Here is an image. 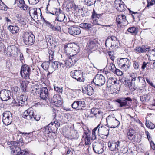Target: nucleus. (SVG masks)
I'll use <instances>...</instances> for the list:
<instances>
[{"mask_svg":"<svg viewBox=\"0 0 155 155\" xmlns=\"http://www.w3.org/2000/svg\"><path fill=\"white\" fill-rule=\"evenodd\" d=\"M23 41L26 45H31L34 43L35 40L34 35L31 33L26 32L22 35Z\"/></svg>","mask_w":155,"mask_h":155,"instance_id":"nucleus-1","label":"nucleus"},{"mask_svg":"<svg viewBox=\"0 0 155 155\" xmlns=\"http://www.w3.org/2000/svg\"><path fill=\"white\" fill-rule=\"evenodd\" d=\"M118 41L115 36H112L108 37L106 39L105 45L106 47L109 49H113L117 46L118 44Z\"/></svg>","mask_w":155,"mask_h":155,"instance_id":"nucleus-2","label":"nucleus"},{"mask_svg":"<svg viewBox=\"0 0 155 155\" xmlns=\"http://www.w3.org/2000/svg\"><path fill=\"white\" fill-rule=\"evenodd\" d=\"M105 82L104 77L101 74H97L95 76L91 83V85L94 84L98 86H101Z\"/></svg>","mask_w":155,"mask_h":155,"instance_id":"nucleus-3","label":"nucleus"},{"mask_svg":"<svg viewBox=\"0 0 155 155\" xmlns=\"http://www.w3.org/2000/svg\"><path fill=\"white\" fill-rule=\"evenodd\" d=\"M118 64L123 70H127L130 66V62L129 60L127 58H120L118 62Z\"/></svg>","mask_w":155,"mask_h":155,"instance_id":"nucleus-4","label":"nucleus"},{"mask_svg":"<svg viewBox=\"0 0 155 155\" xmlns=\"http://www.w3.org/2000/svg\"><path fill=\"white\" fill-rule=\"evenodd\" d=\"M107 123V126L108 127L115 128L118 127L120 124V122L115 117L109 116L106 119Z\"/></svg>","mask_w":155,"mask_h":155,"instance_id":"nucleus-5","label":"nucleus"},{"mask_svg":"<svg viewBox=\"0 0 155 155\" xmlns=\"http://www.w3.org/2000/svg\"><path fill=\"white\" fill-rule=\"evenodd\" d=\"M2 119L3 123L6 125H8L11 123L12 116L11 113L9 111L4 112L2 115Z\"/></svg>","mask_w":155,"mask_h":155,"instance_id":"nucleus-6","label":"nucleus"},{"mask_svg":"<svg viewBox=\"0 0 155 155\" xmlns=\"http://www.w3.org/2000/svg\"><path fill=\"white\" fill-rule=\"evenodd\" d=\"M30 72L31 69L28 65L24 64L21 66L20 73L23 78L25 79L29 78Z\"/></svg>","mask_w":155,"mask_h":155,"instance_id":"nucleus-7","label":"nucleus"},{"mask_svg":"<svg viewBox=\"0 0 155 155\" xmlns=\"http://www.w3.org/2000/svg\"><path fill=\"white\" fill-rule=\"evenodd\" d=\"M127 101L131 102L132 101V99L130 97H128L126 98H120L119 99H117L115 101L116 102L120 104V107H129L131 105Z\"/></svg>","mask_w":155,"mask_h":155,"instance_id":"nucleus-8","label":"nucleus"},{"mask_svg":"<svg viewBox=\"0 0 155 155\" xmlns=\"http://www.w3.org/2000/svg\"><path fill=\"white\" fill-rule=\"evenodd\" d=\"M70 75L73 78L77 80L78 81L83 82L84 81L83 74L81 71L79 70L72 71L70 73Z\"/></svg>","mask_w":155,"mask_h":155,"instance_id":"nucleus-9","label":"nucleus"},{"mask_svg":"<svg viewBox=\"0 0 155 155\" xmlns=\"http://www.w3.org/2000/svg\"><path fill=\"white\" fill-rule=\"evenodd\" d=\"M97 135L102 138H106L108 136L109 130L107 128L103 126H101L98 128Z\"/></svg>","mask_w":155,"mask_h":155,"instance_id":"nucleus-10","label":"nucleus"},{"mask_svg":"<svg viewBox=\"0 0 155 155\" xmlns=\"http://www.w3.org/2000/svg\"><path fill=\"white\" fill-rule=\"evenodd\" d=\"M11 93L10 90L3 89L0 91V97L3 101H6L10 99Z\"/></svg>","mask_w":155,"mask_h":155,"instance_id":"nucleus-11","label":"nucleus"},{"mask_svg":"<svg viewBox=\"0 0 155 155\" xmlns=\"http://www.w3.org/2000/svg\"><path fill=\"white\" fill-rule=\"evenodd\" d=\"M114 5L117 10L120 12L124 11L127 8L121 0H115Z\"/></svg>","mask_w":155,"mask_h":155,"instance_id":"nucleus-12","label":"nucleus"},{"mask_svg":"<svg viewBox=\"0 0 155 155\" xmlns=\"http://www.w3.org/2000/svg\"><path fill=\"white\" fill-rule=\"evenodd\" d=\"M55 14L56 15H58V16L56 17V20L54 22V24L57 23V25H59L58 22V21L59 22H62L64 21L65 23H66L67 22V18H66L65 15L64 13L61 12H55Z\"/></svg>","mask_w":155,"mask_h":155,"instance_id":"nucleus-13","label":"nucleus"},{"mask_svg":"<svg viewBox=\"0 0 155 155\" xmlns=\"http://www.w3.org/2000/svg\"><path fill=\"white\" fill-rule=\"evenodd\" d=\"M49 95L48 89L46 87H43L40 90V97L41 99L46 101L49 97Z\"/></svg>","mask_w":155,"mask_h":155,"instance_id":"nucleus-14","label":"nucleus"},{"mask_svg":"<svg viewBox=\"0 0 155 155\" xmlns=\"http://www.w3.org/2000/svg\"><path fill=\"white\" fill-rule=\"evenodd\" d=\"M34 114L32 108L30 107L24 112L22 114V116L23 117L28 120H31V119H32Z\"/></svg>","mask_w":155,"mask_h":155,"instance_id":"nucleus-15","label":"nucleus"},{"mask_svg":"<svg viewBox=\"0 0 155 155\" xmlns=\"http://www.w3.org/2000/svg\"><path fill=\"white\" fill-rule=\"evenodd\" d=\"M93 150L95 153L101 154L103 152L104 147L102 144L95 143L93 145Z\"/></svg>","mask_w":155,"mask_h":155,"instance_id":"nucleus-16","label":"nucleus"},{"mask_svg":"<svg viewBox=\"0 0 155 155\" xmlns=\"http://www.w3.org/2000/svg\"><path fill=\"white\" fill-rule=\"evenodd\" d=\"M69 33L73 36L79 35L81 32L80 28L76 26H71L68 28Z\"/></svg>","mask_w":155,"mask_h":155,"instance_id":"nucleus-17","label":"nucleus"},{"mask_svg":"<svg viewBox=\"0 0 155 155\" xmlns=\"http://www.w3.org/2000/svg\"><path fill=\"white\" fill-rule=\"evenodd\" d=\"M99 43L96 40H90L87 44V49L89 50L93 49L94 50L97 48Z\"/></svg>","mask_w":155,"mask_h":155,"instance_id":"nucleus-18","label":"nucleus"},{"mask_svg":"<svg viewBox=\"0 0 155 155\" xmlns=\"http://www.w3.org/2000/svg\"><path fill=\"white\" fill-rule=\"evenodd\" d=\"M120 142L113 141L112 142H109L108 143V147L110 150L111 151L117 150L119 149Z\"/></svg>","mask_w":155,"mask_h":155,"instance_id":"nucleus-19","label":"nucleus"},{"mask_svg":"<svg viewBox=\"0 0 155 155\" xmlns=\"http://www.w3.org/2000/svg\"><path fill=\"white\" fill-rule=\"evenodd\" d=\"M101 16V15L94 14L92 15L90 22L93 25H100V18Z\"/></svg>","mask_w":155,"mask_h":155,"instance_id":"nucleus-20","label":"nucleus"},{"mask_svg":"<svg viewBox=\"0 0 155 155\" xmlns=\"http://www.w3.org/2000/svg\"><path fill=\"white\" fill-rule=\"evenodd\" d=\"M145 83L144 79L141 77L138 76L136 83H135V86L140 88H141V87L145 86Z\"/></svg>","mask_w":155,"mask_h":155,"instance_id":"nucleus-21","label":"nucleus"},{"mask_svg":"<svg viewBox=\"0 0 155 155\" xmlns=\"http://www.w3.org/2000/svg\"><path fill=\"white\" fill-rule=\"evenodd\" d=\"M82 138L85 142V145H88L90 143L91 136L90 134L87 132H84L82 136Z\"/></svg>","mask_w":155,"mask_h":155,"instance_id":"nucleus-22","label":"nucleus"},{"mask_svg":"<svg viewBox=\"0 0 155 155\" xmlns=\"http://www.w3.org/2000/svg\"><path fill=\"white\" fill-rule=\"evenodd\" d=\"M12 150L11 153L13 155H21V148L19 147H15V146L11 147Z\"/></svg>","mask_w":155,"mask_h":155,"instance_id":"nucleus-23","label":"nucleus"},{"mask_svg":"<svg viewBox=\"0 0 155 155\" xmlns=\"http://www.w3.org/2000/svg\"><path fill=\"white\" fill-rule=\"evenodd\" d=\"M83 91H84V93L90 96L92 95L94 93L93 87L89 85H87L86 87H84V88L83 89Z\"/></svg>","mask_w":155,"mask_h":155,"instance_id":"nucleus-24","label":"nucleus"},{"mask_svg":"<svg viewBox=\"0 0 155 155\" xmlns=\"http://www.w3.org/2000/svg\"><path fill=\"white\" fill-rule=\"evenodd\" d=\"M117 81L116 78H110L107 81V87L108 88L111 87L112 85L117 83Z\"/></svg>","mask_w":155,"mask_h":155,"instance_id":"nucleus-25","label":"nucleus"},{"mask_svg":"<svg viewBox=\"0 0 155 155\" xmlns=\"http://www.w3.org/2000/svg\"><path fill=\"white\" fill-rule=\"evenodd\" d=\"M136 133L135 130L132 128H130L127 133V135L129 140L133 139L134 137L135 136L134 134Z\"/></svg>","mask_w":155,"mask_h":155,"instance_id":"nucleus-26","label":"nucleus"},{"mask_svg":"<svg viewBox=\"0 0 155 155\" xmlns=\"http://www.w3.org/2000/svg\"><path fill=\"white\" fill-rule=\"evenodd\" d=\"M73 44L72 43H68L64 46L65 51V53H67V55H69L68 54H71L72 48L73 47Z\"/></svg>","mask_w":155,"mask_h":155,"instance_id":"nucleus-27","label":"nucleus"},{"mask_svg":"<svg viewBox=\"0 0 155 155\" xmlns=\"http://www.w3.org/2000/svg\"><path fill=\"white\" fill-rule=\"evenodd\" d=\"M8 29L12 34H14L18 32L19 28L16 26L10 25L8 27Z\"/></svg>","mask_w":155,"mask_h":155,"instance_id":"nucleus-28","label":"nucleus"},{"mask_svg":"<svg viewBox=\"0 0 155 155\" xmlns=\"http://www.w3.org/2000/svg\"><path fill=\"white\" fill-rule=\"evenodd\" d=\"M79 47L75 45H73V47L71 49V54L72 55H76L79 52Z\"/></svg>","mask_w":155,"mask_h":155,"instance_id":"nucleus-29","label":"nucleus"},{"mask_svg":"<svg viewBox=\"0 0 155 155\" xmlns=\"http://www.w3.org/2000/svg\"><path fill=\"white\" fill-rule=\"evenodd\" d=\"M127 31L133 35H137L138 31V29L134 27H129L127 29Z\"/></svg>","mask_w":155,"mask_h":155,"instance_id":"nucleus-30","label":"nucleus"},{"mask_svg":"<svg viewBox=\"0 0 155 155\" xmlns=\"http://www.w3.org/2000/svg\"><path fill=\"white\" fill-rule=\"evenodd\" d=\"M52 123H50L48 125L45 127V131L46 133L48 134L51 132H53L54 130L53 129V127H52L51 124Z\"/></svg>","mask_w":155,"mask_h":155,"instance_id":"nucleus-31","label":"nucleus"},{"mask_svg":"<svg viewBox=\"0 0 155 155\" xmlns=\"http://www.w3.org/2000/svg\"><path fill=\"white\" fill-rule=\"evenodd\" d=\"M33 14L34 15V18L36 19H37V21H38V19H39L40 18L41 19L42 18V13L41 12V10L39 9V11L40 12V15L39 16L38 15V13L37 12V9H33Z\"/></svg>","mask_w":155,"mask_h":155,"instance_id":"nucleus-32","label":"nucleus"},{"mask_svg":"<svg viewBox=\"0 0 155 155\" xmlns=\"http://www.w3.org/2000/svg\"><path fill=\"white\" fill-rule=\"evenodd\" d=\"M145 45H143L142 46L137 47L135 48V51L136 53H140L145 52Z\"/></svg>","mask_w":155,"mask_h":155,"instance_id":"nucleus-33","label":"nucleus"},{"mask_svg":"<svg viewBox=\"0 0 155 155\" xmlns=\"http://www.w3.org/2000/svg\"><path fill=\"white\" fill-rule=\"evenodd\" d=\"M78 110H83L86 106L85 102L83 101H78Z\"/></svg>","mask_w":155,"mask_h":155,"instance_id":"nucleus-34","label":"nucleus"},{"mask_svg":"<svg viewBox=\"0 0 155 155\" xmlns=\"http://www.w3.org/2000/svg\"><path fill=\"white\" fill-rule=\"evenodd\" d=\"M18 83L19 84V86L21 87V89L23 91H25L26 90L25 88L26 86L25 82L20 79L18 80Z\"/></svg>","mask_w":155,"mask_h":155,"instance_id":"nucleus-35","label":"nucleus"},{"mask_svg":"<svg viewBox=\"0 0 155 155\" xmlns=\"http://www.w3.org/2000/svg\"><path fill=\"white\" fill-rule=\"evenodd\" d=\"M138 76L136 74L133 73L129 76V79L134 83H135V81H137L138 78Z\"/></svg>","mask_w":155,"mask_h":155,"instance_id":"nucleus-36","label":"nucleus"},{"mask_svg":"<svg viewBox=\"0 0 155 155\" xmlns=\"http://www.w3.org/2000/svg\"><path fill=\"white\" fill-rule=\"evenodd\" d=\"M100 126V124H99L97 127L94 128L92 130V136L91 139L93 140H94L97 138V136L96 134V132L97 131V129H98V128Z\"/></svg>","mask_w":155,"mask_h":155,"instance_id":"nucleus-37","label":"nucleus"},{"mask_svg":"<svg viewBox=\"0 0 155 155\" xmlns=\"http://www.w3.org/2000/svg\"><path fill=\"white\" fill-rule=\"evenodd\" d=\"M65 65L66 66V68L70 67L72 65H73L72 63V61L70 59L68 58V59L66 60L65 61H64Z\"/></svg>","mask_w":155,"mask_h":155,"instance_id":"nucleus-38","label":"nucleus"},{"mask_svg":"<svg viewBox=\"0 0 155 155\" xmlns=\"http://www.w3.org/2000/svg\"><path fill=\"white\" fill-rule=\"evenodd\" d=\"M80 26L83 28H86L88 29L92 28V25L90 24L84 23L80 24Z\"/></svg>","mask_w":155,"mask_h":155,"instance_id":"nucleus-39","label":"nucleus"},{"mask_svg":"<svg viewBox=\"0 0 155 155\" xmlns=\"http://www.w3.org/2000/svg\"><path fill=\"white\" fill-rule=\"evenodd\" d=\"M124 84L125 85L128 86L129 87L132 86L134 87L135 86V83H133V82H132V81L129 79L128 80H125Z\"/></svg>","mask_w":155,"mask_h":155,"instance_id":"nucleus-40","label":"nucleus"},{"mask_svg":"<svg viewBox=\"0 0 155 155\" xmlns=\"http://www.w3.org/2000/svg\"><path fill=\"white\" fill-rule=\"evenodd\" d=\"M77 56L76 55H72L70 56L68 55L67 57H68L69 59L71 60V61H72V63L73 65L78 60V58L77 57Z\"/></svg>","mask_w":155,"mask_h":155,"instance_id":"nucleus-41","label":"nucleus"},{"mask_svg":"<svg viewBox=\"0 0 155 155\" xmlns=\"http://www.w3.org/2000/svg\"><path fill=\"white\" fill-rule=\"evenodd\" d=\"M79 137L78 133L76 131H74L72 134L70 136L69 138L72 139H77Z\"/></svg>","mask_w":155,"mask_h":155,"instance_id":"nucleus-42","label":"nucleus"},{"mask_svg":"<svg viewBox=\"0 0 155 155\" xmlns=\"http://www.w3.org/2000/svg\"><path fill=\"white\" fill-rule=\"evenodd\" d=\"M17 99L16 101L17 106H23L25 104V101L23 100V99L21 98Z\"/></svg>","mask_w":155,"mask_h":155,"instance_id":"nucleus-43","label":"nucleus"},{"mask_svg":"<svg viewBox=\"0 0 155 155\" xmlns=\"http://www.w3.org/2000/svg\"><path fill=\"white\" fill-rule=\"evenodd\" d=\"M85 4L88 6H90L94 4L96 0H84Z\"/></svg>","mask_w":155,"mask_h":155,"instance_id":"nucleus-44","label":"nucleus"},{"mask_svg":"<svg viewBox=\"0 0 155 155\" xmlns=\"http://www.w3.org/2000/svg\"><path fill=\"white\" fill-rule=\"evenodd\" d=\"M91 111L95 116L97 115V114H100L101 113L98 108H93L91 109Z\"/></svg>","mask_w":155,"mask_h":155,"instance_id":"nucleus-45","label":"nucleus"},{"mask_svg":"<svg viewBox=\"0 0 155 155\" xmlns=\"http://www.w3.org/2000/svg\"><path fill=\"white\" fill-rule=\"evenodd\" d=\"M41 20H42L44 23L46 25V26L49 27L50 28H51L52 27L54 24H51L48 21H47L44 18H42Z\"/></svg>","mask_w":155,"mask_h":155,"instance_id":"nucleus-46","label":"nucleus"},{"mask_svg":"<svg viewBox=\"0 0 155 155\" xmlns=\"http://www.w3.org/2000/svg\"><path fill=\"white\" fill-rule=\"evenodd\" d=\"M123 15H118L117 17L116 18V21L117 23V24L120 25L121 24V22L123 18Z\"/></svg>","mask_w":155,"mask_h":155,"instance_id":"nucleus-47","label":"nucleus"},{"mask_svg":"<svg viewBox=\"0 0 155 155\" xmlns=\"http://www.w3.org/2000/svg\"><path fill=\"white\" fill-rule=\"evenodd\" d=\"M146 125L148 128L153 129L155 127V126L154 124L152 123L151 122H149L148 121H146Z\"/></svg>","mask_w":155,"mask_h":155,"instance_id":"nucleus-48","label":"nucleus"},{"mask_svg":"<svg viewBox=\"0 0 155 155\" xmlns=\"http://www.w3.org/2000/svg\"><path fill=\"white\" fill-rule=\"evenodd\" d=\"M57 97V95H54L53 98V101L55 103L57 104H58L59 105H61L62 103V102L58 99H56V98Z\"/></svg>","mask_w":155,"mask_h":155,"instance_id":"nucleus-49","label":"nucleus"},{"mask_svg":"<svg viewBox=\"0 0 155 155\" xmlns=\"http://www.w3.org/2000/svg\"><path fill=\"white\" fill-rule=\"evenodd\" d=\"M54 90L55 91H56L59 94H62L63 91V89L62 88H61L59 87L58 86L54 85Z\"/></svg>","mask_w":155,"mask_h":155,"instance_id":"nucleus-50","label":"nucleus"},{"mask_svg":"<svg viewBox=\"0 0 155 155\" xmlns=\"http://www.w3.org/2000/svg\"><path fill=\"white\" fill-rule=\"evenodd\" d=\"M140 100L141 101H147L149 100V98L148 95H144L140 96Z\"/></svg>","mask_w":155,"mask_h":155,"instance_id":"nucleus-51","label":"nucleus"},{"mask_svg":"<svg viewBox=\"0 0 155 155\" xmlns=\"http://www.w3.org/2000/svg\"><path fill=\"white\" fill-rule=\"evenodd\" d=\"M51 29L53 31H61V28L60 26L58 25H53Z\"/></svg>","mask_w":155,"mask_h":155,"instance_id":"nucleus-52","label":"nucleus"},{"mask_svg":"<svg viewBox=\"0 0 155 155\" xmlns=\"http://www.w3.org/2000/svg\"><path fill=\"white\" fill-rule=\"evenodd\" d=\"M52 67L54 69L58 68H59V62L53 61H52Z\"/></svg>","mask_w":155,"mask_h":155,"instance_id":"nucleus-53","label":"nucleus"},{"mask_svg":"<svg viewBox=\"0 0 155 155\" xmlns=\"http://www.w3.org/2000/svg\"><path fill=\"white\" fill-rule=\"evenodd\" d=\"M7 6L2 1H0V9L2 10H7Z\"/></svg>","mask_w":155,"mask_h":155,"instance_id":"nucleus-54","label":"nucleus"},{"mask_svg":"<svg viewBox=\"0 0 155 155\" xmlns=\"http://www.w3.org/2000/svg\"><path fill=\"white\" fill-rule=\"evenodd\" d=\"M53 122H51V124L53 126L54 124V126H55L56 128H58L60 125V123L58 122V121H57L56 119H53Z\"/></svg>","mask_w":155,"mask_h":155,"instance_id":"nucleus-55","label":"nucleus"},{"mask_svg":"<svg viewBox=\"0 0 155 155\" xmlns=\"http://www.w3.org/2000/svg\"><path fill=\"white\" fill-rule=\"evenodd\" d=\"M108 68L109 70L114 72V70H115L116 69V68L115 65L113 63H111L109 64L108 67Z\"/></svg>","mask_w":155,"mask_h":155,"instance_id":"nucleus-56","label":"nucleus"},{"mask_svg":"<svg viewBox=\"0 0 155 155\" xmlns=\"http://www.w3.org/2000/svg\"><path fill=\"white\" fill-rule=\"evenodd\" d=\"M113 73L118 76H120L123 74L122 72L120 70L116 68Z\"/></svg>","mask_w":155,"mask_h":155,"instance_id":"nucleus-57","label":"nucleus"},{"mask_svg":"<svg viewBox=\"0 0 155 155\" xmlns=\"http://www.w3.org/2000/svg\"><path fill=\"white\" fill-rule=\"evenodd\" d=\"M48 53L49 54V60H52L53 58L54 51H53L51 49L49 51Z\"/></svg>","mask_w":155,"mask_h":155,"instance_id":"nucleus-58","label":"nucleus"},{"mask_svg":"<svg viewBox=\"0 0 155 155\" xmlns=\"http://www.w3.org/2000/svg\"><path fill=\"white\" fill-rule=\"evenodd\" d=\"M16 50H17V52L16 53L18 54L19 53L20 54V60L21 61L23 60L24 59V57L23 55V54L21 53V52H20L19 50L18 49V48H15Z\"/></svg>","mask_w":155,"mask_h":155,"instance_id":"nucleus-59","label":"nucleus"},{"mask_svg":"<svg viewBox=\"0 0 155 155\" xmlns=\"http://www.w3.org/2000/svg\"><path fill=\"white\" fill-rule=\"evenodd\" d=\"M78 101H74L72 104V108L75 109H78Z\"/></svg>","mask_w":155,"mask_h":155,"instance_id":"nucleus-60","label":"nucleus"},{"mask_svg":"<svg viewBox=\"0 0 155 155\" xmlns=\"http://www.w3.org/2000/svg\"><path fill=\"white\" fill-rule=\"evenodd\" d=\"M59 67H60L61 70L65 69L66 68L64 61L63 62H59Z\"/></svg>","mask_w":155,"mask_h":155,"instance_id":"nucleus-61","label":"nucleus"},{"mask_svg":"<svg viewBox=\"0 0 155 155\" xmlns=\"http://www.w3.org/2000/svg\"><path fill=\"white\" fill-rule=\"evenodd\" d=\"M46 41L51 45L53 44V38L51 36H49L46 39Z\"/></svg>","mask_w":155,"mask_h":155,"instance_id":"nucleus-62","label":"nucleus"},{"mask_svg":"<svg viewBox=\"0 0 155 155\" xmlns=\"http://www.w3.org/2000/svg\"><path fill=\"white\" fill-rule=\"evenodd\" d=\"M29 4L31 5H35L37 3L39 0H28Z\"/></svg>","mask_w":155,"mask_h":155,"instance_id":"nucleus-63","label":"nucleus"},{"mask_svg":"<svg viewBox=\"0 0 155 155\" xmlns=\"http://www.w3.org/2000/svg\"><path fill=\"white\" fill-rule=\"evenodd\" d=\"M21 155H27L28 154V150L26 149H25L21 150Z\"/></svg>","mask_w":155,"mask_h":155,"instance_id":"nucleus-64","label":"nucleus"}]
</instances>
